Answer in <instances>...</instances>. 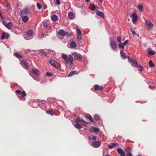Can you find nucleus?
<instances>
[{
	"label": "nucleus",
	"instance_id": "1",
	"mask_svg": "<svg viewBox=\"0 0 156 156\" xmlns=\"http://www.w3.org/2000/svg\"><path fill=\"white\" fill-rule=\"evenodd\" d=\"M62 58L64 59L66 63H68L69 62L71 64L73 62V58L72 55H69V60L68 59V58L66 55L64 53L62 54Z\"/></svg>",
	"mask_w": 156,
	"mask_h": 156
},
{
	"label": "nucleus",
	"instance_id": "2",
	"mask_svg": "<svg viewBox=\"0 0 156 156\" xmlns=\"http://www.w3.org/2000/svg\"><path fill=\"white\" fill-rule=\"evenodd\" d=\"M20 63L25 69H27L29 67L28 64L26 61L23 60L21 61Z\"/></svg>",
	"mask_w": 156,
	"mask_h": 156
},
{
	"label": "nucleus",
	"instance_id": "3",
	"mask_svg": "<svg viewBox=\"0 0 156 156\" xmlns=\"http://www.w3.org/2000/svg\"><path fill=\"white\" fill-rule=\"evenodd\" d=\"M34 33L32 30H30L28 31L27 33V36L28 39H26L28 40L32 38L34 36Z\"/></svg>",
	"mask_w": 156,
	"mask_h": 156
},
{
	"label": "nucleus",
	"instance_id": "4",
	"mask_svg": "<svg viewBox=\"0 0 156 156\" xmlns=\"http://www.w3.org/2000/svg\"><path fill=\"white\" fill-rule=\"evenodd\" d=\"M77 120L79 122L81 123L82 127V126H86L88 124L87 122L83 120L80 117L77 118Z\"/></svg>",
	"mask_w": 156,
	"mask_h": 156
},
{
	"label": "nucleus",
	"instance_id": "5",
	"mask_svg": "<svg viewBox=\"0 0 156 156\" xmlns=\"http://www.w3.org/2000/svg\"><path fill=\"white\" fill-rule=\"evenodd\" d=\"M9 37V35L8 33L5 32H3L2 34L1 39L2 40L5 39H7Z\"/></svg>",
	"mask_w": 156,
	"mask_h": 156
},
{
	"label": "nucleus",
	"instance_id": "6",
	"mask_svg": "<svg viewBox=\"0 0 156 156\" xmlns=\"http://www.w3.org/2000/svg\"><path fill=\"white\" fill-rule=\"evenodd\" d=\"M74 126L76 128L78 129H80L82 128L81 123L79 122V121H78L77 118L76 119V122L75 124L74 125Z\"/></svg>",
	"mask_w": 156,
	"mask_h": 156
},
{
	"label": "nucleus",
	"instance_id": "7",
	"mask_svg": "<svg viewBox=\"0 0 156 156\" xmlns=\"http://www.w3.org/2000/svg\"><path fill=\"white\" fill-rule=\"evenodd\" d=\"M110 46L112 48L114 51H116L117 48V45L116 43L112 41L110 42Z\"/></svg>",
	"mask_w": 156,
	"mask_h": 156
},
{
	"label": "nucleus",
	"instance_id": "8",
	"mask_svg": "<svg viewBox=\"0 0 156 156\" xmlns=\"http://www.w3.org/2000/svg\"><path fill=\"white\" fill-rule=\"evenodd\" d=\"M100 131V130L98 128L95 127L94 126H91L90 129V133H93V132L94 133H98Z\"/></svg>",
	"mask_w": 156,
	"mask_h": 156
},
{
	"label": "nucleus",
	"instance_id": "9",
	"mask_svg": "<svg viewBox=\"0 0 156 156\" xmlns=\"http://www.w3.org/2000/svg\"><path fill=\"white\" fill-rule=\"evenodd\" d=\"M101 142L99 141H96L94 142L93 143V146L95 148H98L100 147Z\"/></svg>",
	"mask_w": 156,
	"mask_h": 156
},
{
	"label": "nucleus",
	"instance_id": "10",
	"mask_svg": "<svg viewBox=\"0 0 156 156\" xmlns=\"http://www.w3.org/2000/svg\"><path fill=\"white\" fill-rule=\"evenodd\" d=\"M117 151L118 153L120 154V156H125L124 151L121 148L117 149Z\"/></svg>",
	"mask_w": 156,
	"mask_h": 156
},
{
	"label": "nucleus",
	"instance_id": "11",
	"mask_svg": "<svg viewBox=\"0 0 156 156\" xmlns=\"http://www.w3.org/2000/svg\"><path fill=\"white\" fill-rule=\"evenodd\" d=\"M29 13V9L28 8H25L23 9L21 11V17H23V15H26Z\"/></svg>",
	"mask_w": 156,
	"mask_h": 156
},
{
	"label": "nucleus",
	"instance_id": "12",
	"mask_svg": "<svg viewBox=\"0 0 156 156\" xmlns=\"http://www.w3.org/2000/svg\"><path fill=\"white\" fill-rule=\"evenodd\" d=\"M96 14L102 18H104L105 16V15L102 12H100L98 10L96 11Z\"/></svg>",
	"mask_w": 156,
	"mask_h": 156
},
{
	"label": "nucleus",
	"instance_id": "13",
	"mask_svg": "<svg viewBox=\"0 0 156 156\" xmlns=\"http://www.w3.org/2000/svg\"><path fill=\"white\" fill-rule=\"evenodd\" d=\"M131 62L133 63L135 66L137 67H139L138 64L136 59L131 58Z\"/></svg>",
	"mask_w": 156,
	"mask_h": 156
},
{
	"label": "nucleus",
	"instance_id": "14",
	"mask_svg": "<svg viewBox=\"0 0 156 156\" xmlns=\"http://www.w3.org/2000/svg\"><path fill=\"white\" fill-rule=\"evenodd\" d=\"M74 60H81L82 58L81 55L80 54H77L76 55H75L74 57Z\"/></svg>",
	"mask_w": 156,
	"mask_h": 156
},
{
	"label": "nucleus",
	"instance_id": "15",
	"mask_svg": "<svg viewBox=\"0 0 156 156\" xmlns=\"http://www.w3.org/2000/svg\"><path fill=\"white\" fill-rule=\"evenodd\" d=\"M69 45L70 48H74L76 47V44L75 42L72 41L69 43Z\"/></svg>",
	"mask_w": 156,
	"mask_h": 156
},
{
	"label": "nucleus",
	"instance_id": "16",
	"mask_svg": "<svg viewBox=\"0 0 156 156\" xmlns=\"http://www.w3.org/2000/svg\"><path fill=\"white\" fill-rule=\"evenodd\" d=\"M137 19V16L135 13L132 14V21L133 23L135 22Z\"/></svg>",
	"mask_w": 156,
	"mask_h": 156
},
{
	"label": "nucleus",
	"instance_id": "17",
	"mask_svg": "<svg viewBox=\"0 0 156 156\" xmlns=\"http://www.w3.org/2000/svg\"><path fill=\"white\" fill-rule=\"evenodd\" d=\"M148 53L149 55H153L155 54V52L152 50L150 48L148 49Z\"/></svg>",
	"mask_w": 156,
	"mask_h": 156
},
{
	"label": "nucleus",
	"instance_id": "18",
	"mask_svg": "<svg viewBox=\"0 0 156 156\" xmlns=\"http://www.w3.org/2000/svg\"><path fill=\"white\" fill-rule=\"evenodd\" d=\"M68 17L70 19H73L74 17V14L73 12H71L68 14Z\"/></svg>",
	"mask_w": 156,
	"mask_h": 156
},
{
	"label": "nucleus",
	"instance_id": "19",
	"mask_svg": "<svg viewBox=\"0 0 156 156\" xmlns=\"http://www.w3.org/2000/svg\"><path fill=\"white\" fill-rule=\"evenodd\" d=\"M65 31L64 30H60L58 32L59 35L62 36H65Z\"/></svg>",
	"mask_w": 156,
	"mask_h": 156
},
{
	"label": "nucleus",
	"instance_id": "20",
	"mask_svg": "<svg viewBox=\"0 0 156 156\" xmlns=\"http://www.w3.org/2000/svg\"><path fill=\"white\" fill-rule=\"evenodd\" d=\"M102 89V87H100L97 84H96L94 85V89L95 90H101Z\"/></svg>",
	"mask_w": 156,
	"mask_h": 156
},
{
	"label": "nucleus",
	"instance_id": "21",
	"mask_svg": "<svg viewBox=\"0 0 156 156\" xmlns=\"http://www.w3.org/2000/svg\"><path fill=\"white\" fill-rule=\"evenodd\" d=\"M51 20L53 21H56L58 20V17L56 15H53L51 17Z\"/></svg>",
	"mask_w": 156,
	"mask_h": 156
},
{
	"label": "nucleus",
	"instance_id": "22",
	"mask_svg": "<svg viewBox=\"0 0 156 156\" xmlns=\"http://www.w3.org/2000/svg\"><path fill=\"white\" fill-rule=\"evenodd\" d=\"M120 55L122 58L123 59H125L126 58V54L122 50L120 51Z\"/></svg>",
	"mask_w": 156,
	"mask_h": 156
},
{
	"label": "nucleus",
	"instance_id": "23",
	"mask_svg": "<svg viewBox=\"0 0 156 156\" xmlns=\"http://www.w3.org/2000/svg\"><path fill=\"white\" fill-rule=\"evenodd\" d=\"M146 23L147 25H149V27H151V28H152V24L151 23V21L149 20H146Z\"/></svg>",
	"mask_w": 156,
	"mask_h": 156
},
{
	"label": "nucleus",
	"instance_id": "24",
	"mask_svg": "<svg viewBox=\"0 0 156 156\" xmlns=\"http://www.w3.org/2000/svg\"><path fill=\"white\" fill-rule=\"evenodd\" d=\"M22 17V21L23 22H24L25 23H26L28 21V18L27 16H23V17Z\"/></svg>",
	"mask_w": 156,
	"mask_h": 156
},
{
	"label": "nucleus",
	"instance_id": "25",
	"mask_svg": "<svg viewBox=\"0 0 156 156\" xmlns=\"http://www.w3.org/2000/svg\"><path fill=\"white\" fill-rule=\"evenodd\" d=\"M116 144L112 143L108 145V147L109 149H112L114 147L116 146Z\"/></svg>",
	"mask_w": 156,
	"mask_h": 156
},
{
	"label": "nucleus",
	"instance_id": "26",
	"mask_svg": "<svg viewBox=\"0 0 156 156\" xmlns=\"http://www.w3.org/2000/svg\"><path fill=\"white\" fill-rule=\"evenodd\" d=\"M12 26V24L11 22H9L7 23L6 27L9 29H11V27Z\"/></svg>",
	"mask_w": 156,
	"mask_h": 156
},
{
	"label": "nucleus",
	"instance_id": "27",
	"mask_svg": "<svg viewBox=\"0 0 156 156\" xmlns=\"http://www.w3.org/2000/svg\"><path fill=\"white\" fill-rule=\"evenodd\" d=\"M75 73H77V72L75 71H71L68 74V77H70L72 75H73L74 74H75Z\"/></svg>",
	"mask_w": 156,
	"mask_h": 156
},
{
	"label": "nucleus",
	"instance_id": "28",
	"mask_svg": "<svg viewBox=\"0 0 156 156\" xmlns=\"http://www.w3.org/2000/svg\"><path fill=\"white\" fill-rule=\"evenodd\" d=\"M39 52L41 54L45 55L46 56H47V52L44 51L43 50H39Z\"/></svg>",
	"mask_w": 156,
	"mask_h": 156
},
{
	"label": "nucleus",
	"instance_id": "29",
	"mask_svg": "<svg viewBox=\"0 0 156 156\" xmlns=\"http://www.w3.org/2000/svg\"><path fill=\"white\" fill-rule=\"evenodd\" d=\"M21 94H22L21 96L23 99L24 100H25V96H26L27 95L26 92L24 91H23L22 92Z\"/></svg>",
	"mask_w": 156,
	"mask_h": 156
},
{
	"label": "nucleus",
	"instance_id": "30",
	"mask_svg": "<svg viewBox=\"0 0 156 156\" xmlns=\"http://www.w3.org/2000/svg\"><path fill=\"white\" fill-rule=\"evenodd\" d=\"M49 63L54 67L55 66V64L54 60H51L49 61Z\"/></svg>",
	"mask_w": 156,
	"mask_h": 156
},
{
	"label": "nucleus",
	"instance_id": "31",
	"mask_svg": "<svg viewBox=\"0 0 156 156\" xmlns=\"http://www.w3.org/2000/svg\"><path fill=\"white\" fill-rule=\"evenodd\" d=\"M86 117L87 118L89 119L91 122H93V120L92 117L90 115H89V114L87 115L86 116Z\"/></svg>",
	"mask_w": 156,
	"mask_h": 156
},
{
	"label": "nucleus",
	"instance_id": "32",
	"mask_svg": "<svg viewBox=\"0 0 156 156\" xmlns=\"http://www.w3.org/2000/svg\"><path fill=\"white\" fill-rule=\"evenodd\" d=\"M149 64L150 67H151L154 66V63H152V61L151 60H150L149 62Z\"/></svg>",
	"mask_w": 156,
	"mask_h": 156
},
{
	"label": "nucleus",
	"instance_id": "33",
	"mask_svg": "<svg viewBox=\"0 0 156 156\" xmlns=\"http://www.w3.org/2000/svg\"><path fill=\"white\" fill-rule=\"evenodd\" d=\"M43 26L46 28L48 29L49 28L48 24V23L44 22L43 23Z\"/></svg>",
	"mask_w": 156,
	"mask_h": 156
},
{
	"label": "nucleus",
	"instance_id": "34",
	"mask_svg": "<svg viewBox=\"0 0 156 156\" xmlns=\"http://www.w3.org/2000/svg\"><path fill=\"white\" fill-rule=\"evenodd\" d=\"M94 118L96 120H100V116L97 114L94 115Z\"/></svg>",
	"mask_w": 156,
	"mask_h": 156
},
{
	"label": "nucleus",
	"instance_id": "35",
	"mask_svg": "<svg viewBox=\"0 0 156 156\" xmlns=\"http://www.w3.org/2000/svg\"><path fill=\"white\" fill-rule=\"evenodd\" d=\"M32 72L33 73L35 74L36 75H37L38 74V70L35 69H33L32 70Z\"/></svg>",
	"mask_w": 156,
	"mask_h": 156
},
{
	"label": "nucleus",
	"instance_id": "36",
	"mask_svg": "<svg viewBox=\"0 0 156 156\" xmlns=\"http://www.w3.org/2000/svg\"><path fill=\"white\" fill-rule=\"evenodd\" d=\"M14 56L17 58H20L21 57V55H20L18 53H15L14 54Z\"/></svg>",
	"mask_w": 156,
	"mask_h": 156
},
{
	"label": "nucleus",
	"instance_id": "37",
	"mask_svg": "<svg viewBox=\"0 0 156 156\" xmlns=\"http://www.w3.org/2000/svg\"><path fill=\"white\" fill-rule=\"evenodd\" d=\"M46 113L48 114H50L51 115H53L54 113L52 110L48 111L46 112Z\"/></svg>",
	"mask_w": 156,
	"mask_h": 156
},
{
	"label": "nucleus",
	"instance_id": "38",
	"mask_svg": "<svg viewBox=\"0 0 156 156\" xmlns=\"http://www.w3.org/2000/svg\"><path fill=\"white\" fill-rule=\"evenodd\" d=\"M138 8L139 9V10L140 11H142V8L143 7V6L141 5H138Z\"/></svg>",
	"mask_w": 156,
	"mask_h": 156
},
{
	"label": "nucleus",
	"instance_id": "39",
	"mask_svg": "<svg viewBox=\"0 0 156 156\" xmlns=\"http://www.w3.org/2000/svg\"><path fill=\"white\" fill-rule=\"evenodd\" d=\"M126 151L127 153V152H130L132 150L130 148L127 147H126Z\"/></svg>",
	"mask_w": 156,
	"mask_h": 156
},
{
	"label": "nucleus",
	"instance_id": "40",
	"mask_svg": "<svg viewBox=\"0 0 156 156\" xmlns=\"http://www.w3.org/2000/svg\"><path fill=\"white\" fill-rule=\"evenodd\" d=\"M37 8L40 9L41 8V5L38 3H37Z\"/></svg>",
	"mask_w": 156,
	"mask_h": 156
},
{
	"label": "nucleus",
	"instance_id": "41",
	"mask_svg": "<svg viewBox=\"0 0 156 156\" xmlns=\"http://www.w3.org/2000/svg\"><path fill=\"white\" fill-rule=\"evenodd\" d=\"M90 9L92 11H94L95 9V6L94 5H93L91 6Z\"/></svg>",
	"mask_w": 156,
	"mask_h": 156
},
{
	"label": "nucleus",
	"instance_id": "42",
	"mask_svg": "<svg viewBox=\"0 0 156 156\" xmlns=\"http://www.w3.org/2000/svg\"><path fill=\"white\" fill-rule=\"evenodd\" d=\"M77 39L80 40L81 39V34H77Z\"/></svg>",
	"mask_w": 156,
	"mask_h": 156
},
{
	"label": "nucleus",
	"instance_id": "43",
	"mask_svg": "<svg viewBox=\"0 0 156 156\" xmlns=\"http://www.w3.org/2000/svg\"><path fill=\"white\" fill-rule=\"evenodd\" d=\"M55 69H61V66L60 65H58L57 66H56L55 65V66L54 67Z\"/></svg>",
	"mask_w": 156,
	"mask_h": 156
},
{
	"label": "nucleus",
	"instance_id": "44",
	"mask_svg": "<svg viewBox=\"0 0 156 156\" xmlns=\"http://www.w3.org/2000/svg\"><path fill=\"white\" fill-rule=\"evenodd\" d=\"M123 44H119V46L120 48L123 49L124 48V47L123 46Z\"/></svg>",
	"mask_w": 156,
	"mask_h": 156
},
{
	"label": "nucleus",
	"instance_id": "45",
	"mask_svg": "<svg viewBox=\"0 0 156 156\" xmlns=\"http://www.w3.org/2000/svg\"><path fill=\"white\" fill-rule=\"evenodd\" d=\"M117 41L119 42V43H120L121 42V37L120 36H118L117 38Z\"/></svg>",
	"mask_w": 156,
	"mask_h": 156
},
{
	"label": "nucleus",
	"instance_id": "46",
	"mask_svg": "<svg viewBox=\"0 0 156 156\" xmlns=\"http://www.w3.org/2000/svg\"><path fill=\"white\" fill-rule=\"evenodd\" d=\"M65 35H66L68 37H70L71 36V34H70L68 32H65Z\"/></svg>",
	"mask_w": 156,
	"mask_h": 156
},
{
	"label": "nucleus",
	"instance_id": "47",
	"mask_svg": "<svg viewBox=\"0 0 156 156\" xmlns=\"http://www.w3.org/2000/svg\"><path fill=\"white\" fill-rule=\"evenodd\" d=\"M129 42V40H126L123 43V44L124 45H126L127 44H128Z\"/></svg>",
	"mask_w": 156,
	"mask_h": 156
},
{
	"label": "nucleus",
	"instance_id": "48",
	"mask_svg": "<svg viewBox=\"0 0 156 156\" xmlns=\"http://www.w3.org/2000/svg\"><path fill=\"white\" fill-rule=\"evenodd\" d=\"M77 34H81L80 30L79 28H77Z\"/></svg>",
	"mask_w": 156,
	"mask_h": 156
},
{
	"label": "nucleus",
	"instance_id": "49",
	"mask_svg": "<svg viewBox=\"0 0 156 156\" xmlns=\"http://www.w3.org/2000/svg\"><path fill=\"white\" fill-rule=\"evenodd\" d=\"M132 155L130 152H127V156H132Z\"/></svg>",
	"mask_w": 156,
	"mask_h": 156
},
{
	"label": "nucleus",
	"instance_id": "50",
	"mask_svg": "<svg viewBox=\"0 0 156 156\" xmlns=\"http://www.w3.org/2000/svg\"><path fill=\"white\" fill-rule=\"evenodd\" d=\"M16 93L18 94H21V91L19 90H17L16 91Z\"/></svg>",
	"mask_w": 156,
	"mask_h": 156
},
{
	"label": "nucleus",
	"instance_id": "51",
	"mask_svg": "<svg viewBox=\"0 0 156 156\" xmlns=\"http://www.w3.org/2000/svg\"><path fill=\"white\" fill-rule=\"evenodd\" d=\"M56 4L58 5H59L60 4V0H56Z\"/></svg>",
	"mask_w": 156,
	"mask_h": 156
},
{
	"label": "nucleus",
	"instance_id": "52",
	"mask_svg": "<svg viewBox=\"0 0 156 156\" xmlns=\"http://www.w3.org/2000/svg\"><path fill=\"white\" fill-rule=\"evenodd\" d=\"M40 102L43 104H44L46 101L45 100H41V101H40Z\"/></svg>",
	"mask_w": 156,
	"mask_h": 156
},
{
	"label": "nucleus",
	"instance_id": "53",
	"mask_svg": "<svg viewBox=\"0 0 156 156\" xmlns=\"http://www.w3.org/2000/svg\"><path fill=\"white\" fill-rule=\"evenodd\" d=\"M2 23H3V24L5 26H6V25L7 24V23L5 22V21L4 20H3L2 21Z\"/></svg>",
	"mask_w": 156,
	"mask_h": 156
},
{
	"label": "nucleus",
	"instance_id": "54",
	"mask_svg": "<svg viewBox=\"0 0 156 156\" xmlns=\"http://www.w3.org/2000/svg\"><path fill=\"white\" fill-rule=\"evenodd\" d=\"M131 31H132V33L133 34H135V35H136V32L135 31H134V30H132Z\"/></svg>",
	"mask_w": 156,
	"mask_h": 156
},
{
	"label": "nucleus",
	"instance_id": "55",
	"mask_svg": "<svg viewBox=\"0 0 156 156\" xmlns=\"http://www.w3.org/2000/svg\"><path fill=\"white\" fill-rule=\"evenodd\" d=\"M139 67L140 68V71L141 72H142L143 69V68L141 66H139Z\"/></svg>",
	"mask_w": 156,
	"mask_h": 156
},
{
	"label": "nucleus",
	"instance_id": "56",
	"mask_svg": "<svg viewBox=\"0 0 156 156\" xmlns=\"http://www.w3.org/2000/svg\"><path fill=\"white\" fill-rule=\"evenodd\" d=\"M77 54L76 53V52H73V53H72V54L73 55H76Z\"/></svg>",
	"mask_w": 156,
	"mask_h": 156
},
{
	"label": "nucleus",
	"instance_id": "57",
	"mask_svg": "<svg viewBox=\"0 0 156 156\" xmlns=\"http://www.w3.org/2000/svg\"><path fill=\"white\" fill-rule=\"evenodd\" d=\"M33 79L36 80H37V81H39V80L38 79V78L37 77H33Z\"/></svg>",
	"mask_w": 156,
	"mask_h": 156
},
{
	"label": "nucleus",
	"instance_id": "58",
	"mask_svg": "<svg viewBox=\"0 0 156 156\" xmlns=\"http://www.w3.org/2000/svg\"><path fill=\"white\" fill-rule=\"evenodd\" d=\"M92 139L93 140H95L96 139V137L95 136H94L92 137Z\"/></svg>",
	"mask_w": 156,
	"mask_h": 156
},
{
	"label": "nucleus",
	"instance_id": "59",
	"mask_svg": "<svg viewBox=\"0 0 156 156\" xmlns=\"http://www.w3.org/2000/svg\"><path fill=\"white\" fill-rule=\"evenodd\" d=\"M46 75H47L49 76H51V74L50 73H47Z\"/></svg>",
	"mask_w": 156,
	"mask_h": 156
},
{
	"label": "nucleus",
	"instance_id": "60",
	"mask_svg": "<svg viewBox=\"0 0 156 156\" xmlns=\"http://www.w3.org/2000/svg\"><path fill=\"white\" fill-rule=\"evenodd\" d=\"M88 138L89 140H91V138L89 136H88Z\"/></svg>",
	"mask_w": 156,
	"mask_h": 156
},
{
	"label": "nucleus",
	"instance_id": "61",
	"mask_svg": "<svg viewBox=\"0 0 156 156\" xmlns=\"http://www.w3.org/2000/svg\"><path fill=\"white\" fill-rule=\"evenodd\" d=\"M128 58L129 60L131 61V58L129 57H128Z\"/></svg>",
	"mask_w": 156,
	"mask_h": 156
},
{
	"label": "nucleus",
	"instance_id": "62",
	"mask_svg": "<svg viewBox=\"0 0 156 156\" xmlns=\"http://www.w3.org/2000/svg\"><path fill=\"white\" fill-rule=\"evenodd\" d=\"M0 16L2 18H3V17L1 13L0 12Z\"/></svg>",
	"mask_w": 156,
	"mask_h": 156
},
{
	"label": "nucleus",
	"instance_id": "63",
	"mask_svg": "<svg viewBox=\"0 0 156 156\" xmlns=\"http://www.w3.org/2000/svg\"><path fill=\"white\" fill-rule=\"evenodd\" d=\"M86 2H90V0H85Z\"/></svg>",
	"mask_w": 156,
	"mask_h": 156
},
{
	"label": "nucleus",
	"instance_id": "64",
	"mask_svg": "<svg viewBox=\"0 0 156 156\" xmlns=\"http://www.w3.org/2000/svg\"><path fill=\"white\" fill-rule=\"evenodd\" d=\"M103 0H99V1L100 2V3L101 4L102 3V1Z\"/></svg>",
	"mask_w": 156,
	"mask_h": 156
}]
</instances>
